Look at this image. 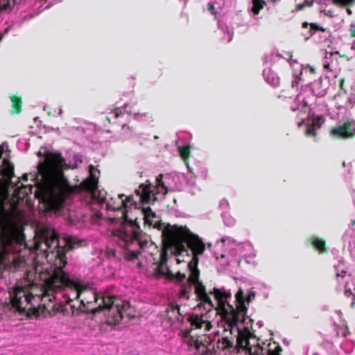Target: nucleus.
Instances as JSON below:
<instances>
[{
  "label": "nucleus",
  "mask_w": 355,
  "mask_h": 355,
  "mask_svg": "<svg viewBox=\"0 0 355 355\" xmlns=\"http://www.w3.org/2000/svg\"><path fill=\"white\" fill-rule=\"evenodd\" d=\"M24 266L25 262L15 255L0 257V269L15 272L21 270Z\"/></svg>",
  "instance_id": "f8f14e48"
},
{
  "label": "nucleus",
  "mask_w": 355,
  "mask_h": 355,
  "mask_svg": "<svg viewBox=\"0 0 355 355\" xmlns=\"http://www.w3.org/2000/svg\"><path fill=\"white\" fill-rule=\"evenodd\" d=\"M0 240L3 245H9L14 240V237L12 234L3 232L0 234Z\"/></svg>",
  "instance_id": "c85d7f7f"
},
{
  "label": "nucleus",
  "mask_w": 355,
  "mask_h": 355,
  "mask_svg": "<svg viewBox=\"0 0 355 355\" xmlns=\"http://www.w3.org/2000/svg\"><path fill=\"white\" fill-rule=\"evenodd\" d=\"M39 157H44L37 165L36 174H30L35 182L37 190L41 195L46 209L56 214L63 213L67 196L73 191L63 171L68 168H76L82 162L81 156H73V164L66 163L60 153L39 151Z\"/></svg>",
  "instance_id": "20e7f679"
},
{
  "label": "nucleus",
  "mask_w": 355,
  "mask_h": 355,
  "mask_svg": "<svg viewBox=\"0 0 355 355\" xmlns=\"http://www.w3.org/2000/svg\"><path fill=\"white\" fill-rule=\"evenodd\" d=\"M256 325L258 327V328H261V327H263V322H262V321L259 320V321H257V322L256 323Z\"/></svg>",
  "instance_id": "ea45409f"
},
{
  "label": "nucleus",
  "mask_w": 355,
  "mask_h": 355,
  "mask_svg": "<svg viewBox=\"0 0 355 355\" xmlns=\"http://www.w3.org/2000/svg\"><path fill=\"white\" fill-rule=\"evenodd\" d=\"M344 248H347L351 257L355 259V220L352 221L350 227L343 236Z\"/></svg>",
  "instance_id": "4468645a"
},
{
  "label": "nucleus",
  "mask_w": 355,
  "mask_h": 355,
  "mask_svg": "<svg viewBox=\"0 0 355 355\" xmlns=\"http://www.w3.org/2000/svg\"><path fill=\"white\" fill-rule=\"evenodd\" d=\"M23 179L25 180H28V175L25 174L23 175Z\"/></svg>",
  "instance_id": "a18cd8bd"
},
{
  "label": "nucleus",
  "mask_w": 355,
  "mask_h": 355,
  "mask_svg": "<svg viewBox=\"0 0 355 355\" xmlns=\"http://www.w3.org/2000/svg\"><path fill=\"white\" fill-rule=\"evenodd\" d=\"M227 17H223L221 19H219L218 21V28L224 33L226 37L224 38L227 40L228 42H230L233 37V30L232 28H229L227 26Z\"/></svg>",
  "instance_id": "6ab92c4d"
},
{
  "label": "nucleus",
  "mask_w": 355,
  "mask_h": 355,
  "mask_svg": "<svg viewBox=\"0 0 355 355\" xmlns=\"http://www.w3.org/2000/svg\"><path fill=\"white\" fill-rule=\"evenodd\" d=\"M235 23L236 24V27L240 28L239 32L243 33L248 31L250 25L248 23L245 22L241 19V17L239 15H237L235 17Z\"/></svg>",
  "instance_id": "393cba45"
},
{
  "label": "nucleus",
  "mask_w": 355,
  "mask_h": 355,
  "mask_svg": "<svg viewBox=\"0 0 355 355\" xmlns=\"http://www.w3.org/2000/svg\"><path fill=\"white\" fill-rule=\"evenodd\" d=\"M316 27H317V25H315L314 24H309L307 22H304L302 24V31L301 34L304 37L305 40H307L310 37H311V31L309 32V31H311V29H312V28H316Z\"/></svg>",
  "instance_id": "b1692460"
},
{
  "label": "nucleus",
  "mask_w": 355,
  "mask_h": 355,
  "mask_svg": "<svg viewBox=\"0 0 355 355\" xmlns=\"http://www.w3.org/2000/svg\"><path fill=\"white\" fill-rule=\"evenodd\" d=\"M310 31L311 32V37L317 43H324L330 37V32L328 30L318 26L316 28L311 29Z\"/></svg>",
  "instance_id": "2eb2a0df"
},
{
  "label": "nucleus",
  "mask_w": 355,
  "mask_h": 355,
  "mask_svg": "<svg viewBox=\"0 0 355 355\" xmlns=\"http://www.w3.org/2000/svg\"><path fill=\"white\" fill-rule=\"evenodd\" d=\"M334 269L336 275V280L338 283L337 290L343 291L345 296L350 297L354 295L350 288H348V279L346 277V266L343 261H338L337 264L334 265Z\"/></svg>",
  "instance_id": "9d476101"
},
{
  "label": "nucleus",
  "mask_w": 355,
  "mask_h": 355,
  "mask_svg": "<svg viewBox=\"0 0 355 355\" xmlns=\"http://www.w3.org/2000/svg\"><path fill=\"white\" fill-rule=\"evenodd\" d=\"M178 152L180 155V156L184 159H186L189 155V150L187 147L184 146H178Z\"/></svg>",
  "instance_id": "473e14b6"
},
{
  "label": "nucleus",
  "mask_w": 355,
  "mask_h": 355,
  "mask_svg": "<svg viewBox=\"0 0 355 355\" xmlns=\"http://www.w3.org/2000/svg\"><path fill=\"white\" fill-rule=\"evenodd\" d=\"M83 311L96 313L108 311V317L114 324L125 317L134 316L133 307L128 301L122 300L107 292L98 293L92 282L80 277L69 278L62 271L49 277L43 288H38L30 282L24 286H17L10 294L12 307L15 311L24 313L28 304L35 306L41 302L49 313L64 311V304L80 298Z\"/></svg>",
  "instance_id": "f03ea898"
},
{
  "label": "nucleus",
  "mask_w": 355,
  "mask_h": 355,
  "mask_svg": "<svg viewBox=\"0 0 355 355\" xmlns=\"http://www.w3.org/2000/svg\"><path fill=\"white\" fill-rule=\"evenodd\" d=\"M355 134V121H347L343 125L334 128L331 130V135L337 138H348Z\"/></svg>",
  "instance_id": "ddd939ff"
},
{
  "label": "nucleus",
  "mask_w": 355,
  "mask_h": 355,
  "mask_svg": "<svg viewBox=\"0 0 355 355\" xmlns=\"http://www.w3.org/2000/svg\"><path fill=\"white\" fill-rule=\"evenodd\" d=\"M191 325L197 329H204L205 331H209L211 327V323L207 320L203 319V315L201 317L196 316L192 319Z\"/></svg>",
  "instance_id": "412c9836"
},
{
  "label": "nucleus",
  "mask_w": 355,
  "mask_h": 355,
  "mask_svg": "<svg viewBox=\"0 0 355 355\" xmlns=\"http://www.w3.org/2000/svg\"><path fill=\"white\" fill-rule=\"evenodd\" d=\"M221 217L225 225L229 227L234 225L236 220L227 211H223L221 213Z\"/></svg>",
  "instance_id": "bb28decb"
},
{
  "label": "nucleus",
  "mask_w": 355,
  "mask_h": 355,
  "mask_svg": "<svg viewBox=\"0 0 355 355\" xmlns=\"http://www.w3.org/2000/svg\"><path fill=\"white\" fill-rule=\"evenodd\" d=\"M121 135L124 139H130L135 135V133L132 128L123 123L121 128Z\"/></svg>",
  "instance_id": "a878e982"
},
{
  "label": "nucleus",
  "mask_w": 355,
  "mask_h": 355,
  "mask_svg": "<svg viewBox=\"0 0 355 355\" xmlns=\"http://www.w3.org/2000/svg\"><path fill=\"white\" fill-rule=\"evenodd\" d=\"M340 83H343V79H340Z\"/></svg>",
  "instance_id": "3c124183"
},
{
  "label": "nucleus",
  "mask_w": 355,
  "mask_h": 355,
  "mask_svg": "<svg viewBox=\"0 0 355 355\" xmlns=\"http://www.w3.org/2000/svg\"><path fill=\"white\" fill-rule=\"evenodd\" d=\"M11 100H12L13 108H15L16 110V112H18L19 111L20 100L15 96H13Z\"/></svg>",
  "instance_id": "c9c22d12"
},
{
  "label": "nucleus",
  "mask_w": 355,
  "mask_h": 355,
  "mask_svg": "<svg viewBox=\"0 0 355 355\" xmlns=\"http://www.w3.org/2000/svg\"><path fill=\"white\" fill-rule=\"evenodd\" d=\"M329 87V80L327 78H319L310 84V87L302 89L295 99L294 104L291 106L292 111H300L299 117L304 121L309 117L306 123V135L309 137H315L317 130L320 128L324 119L322 116H315L311 114V106L313 105L314 96L322 97L326 95Z\"/></svg>",
  "instance_id": "423d86ee"
},
{
  "label": "nucleus",
  "mask_w": 355,
  "mask_h": 355,
  "mask_svg": "<svg viewBox=\"0 0 355 355\" xmlns=\"http://www.w3.org/2000/svg\"><path fill=\"white\" fill-rule=\"evenodd\" d=\"M49 8V6L48 5V6H46L44 8V9H47V8Z\"/></svg>",
  "instance_id": "09e8293b"
},
{
  "label": "nucleus",
  "mask_w": 355,
  "mask_h": 355,
  "mask_svg": "<svg viewBox=\"0 0 355 355\" xmlns=\"http://www.w3.org/2000/svg\"><path fill=\"white\" fill-rule=\"evenodd\" d=\"M313 355H321L320 354L318 353V352H315L314 353Z\"/></svg>",
  "instance_id": "de8ad7c7"
},
{
  "label": "nucleus",
  "mask_w": 355,
  "mask_h": 355,
  "mask_svg": "<svg viewBox=\"0 0 355 355\" xmlns=\"http://www.w3.org/2000/svg\"><path fill=\"white\" fill-rule=\"evenodd\" d=\"M343 165L344 166H345V162H343Z\"/></svg>",
  "instance_id": "8fccbe9b"
},
{
  "label": "nucleus",
  "mask_w": 355,
  "mask_h": 355,
  "mask_svg": "<svg viewBox=\"0 0 355 355\" xmlns=\"http://www.w3.org/2000/svg\"><path fill=\"white\" fill-rule=\"evenodd\" d=\"M153 264L155 265V267L153 268V273L155 276L159 277L166 274L163 266L155 264V263H153Z\"/></svg>",
  "instance_id": "2f4dec72"
},
{
  "label": "nucleus",
  "mask_w": 355,
  "mask_h": 355,
  "mask_svg": "<svg viewBox=\"0 0 355 355\" xmlns=\"http://www.w3.org/2000/svg\"><path fill=\"white\" fill-rule=\"evenodd\" d=\"M212 246H213V245H212V244H211V243H209L207 244V248H208V250H209L210 251H212Z\"/></svg>",
  "instance_id": "79ce46f5"
},
{
  "label": "nucleus",
  "mask_w": 355,
  "mask_h": 355,
  "mask_svg": "<svg viewBox=\"0 0 355 355\" xmlns=\"http://www.w3.org/2000/svg\"><path fill=\"white\" fill-rule=\"evenodd\" d=\"M223 246L226 248L225 253L213 252V256L220 264L230 266L232 270L240 266L242 258H244L247 263H250L248 259L255 257L253 245L248 241L239 243L232 237L225 236L220 241H217L215 245V248Z\"/></svg>",
  "instance_id": "0eeeda50"
},
{
  "label": "nucleus",
  "mask_w": 355,
  "mask_h": 355,
  "mask_svg": "<svg viewBox=\"0 0 355 355\" xmlns=\"http://www.w3.org/2000/svg\"><path fill=\"white\" fill-rule=\"evenodd\" d=\"M144 214L146 223L161 231L163 243L166 250L175 256L177 263L186 261L184 257L189 258V252L191 253L192 258L187 261L188 276L180 272L173 274L169 270L167 275L175 278L181 284L180 298L189 300L193 289L195 297L200 301L198 306H202L207 311L215 308L224 315L227 325L225 329L230 330L231 337L226 336L218 338L216 344V348L244 353L245 355H280L277 350H281L279 346L274 343L273 349L270 343H259V339L254 335L255 329H253V320L245 315L247 305L254 300L255 292L248 290L245 293L239 288L232 304L230 291L223 288H214V301H212L205 286L198 279V257L205 250V244L202 240L186 227L166 225L159 221L153 223L150 217L154 218L155 215L148 207L144 208Z\"/></svg>",
  "instance_id": "f257e3e1"
},
{
  "label": "nucleus",
  "mask_w": 355,
  "mask_h": 355,
  "mask_svg": "<svg viewBox=\"0 0 355 355\" xmlns=\"http://www.w3.org/2000/svg\"><path fill=\"white\" fill-rule=\"evenodd\" d=\"M334 2L336 5L347 6L354 3L355 0H334Z\"/></svg>",
  "instance_id": "72a5a7b5"
},
{
  "label": "nucleus",
  "mask_w": 355,
  "mask_h": 355,
  "mask_svg": "<svg viewBox=\"0 0 355 355\" xmlns=\"http://www.w3.org/2000/svg\"><path fill=\"white\" fill-rule=\"evenodd\" d=\"M22 0H0V11H10L15 5L21 3ZM9 28H6L3 33H0V41L8 33Z\"/></svg>",
  "instance_id": "f3484780"
},
{
  "label": "nucleus",
  "mask_w": 355,
  "mask_h": 355,
  "mask_svg": "<svg viewBox=\"0 0 355 355\" xmlns=\"http://www.w3.org/2000/svg\"><path fill=\"white\" fill-rule=\"evenodd\" d=\"M62 113V109H60L59 110V112H58V114L59 115H61V114Z\"/></svg>",
  "instance_id": "49530a36"
},
{
  "label": "nucleus",
  "mask_w": 355,
  "mask_h": 355,
  "mask_svg": "<svg viewBox=\"0 0 355 355\" xmlns=\"http://www.w3.org/2000/svg\"><path fill=\"white\" fill-rule=\"evenodd\" d=\"M265 5L266 3L263 0H252L251 5L249 6V10L253 12L254 15H258Z\"/></svg>",
  "instance_id": "5701e85b"
},
{
  "label": "nucleus",
  "mask_w": 355,
  "mask_h": 355,
  "mask_svg": "<svg viewBox=\"0 0 355 355\" xmlns=\"http://www.w3.org/2000/svg\"><path fill=\"white\" fill-rule=\"evenodd\" d=\"M179 309H180L178 305H175V304L171 305L170 307L168 308V309L167 310L168 315L171 313L172 315H170L171 318L174 317L175 318H178V315L180 314Z\"/></svg>",
  "instance_id": "7c9ffc66"
},
{
  "label": "nucleus",
  "mask_w": 355,
  "mask_h": 355,
  "mask_svg": "<svg viewBox=\"0 0 355 355\" xmlns=\"http://www.w3.org/2000/svg\"><path fill=\"white\" fill-rule=\"evenodd\" d=\"M349 31H350V33H351V35H352L353 37H355V24H352L350 25Z\"/></svg>",
  "instance_id": "4c0bfd02"
},
{
  "label": "nucleus",
  "mask_w": 355,
  "mask_h": 355,
  "mask_svg": "<svg viewBox=\"0 0 355 355\" xmlns=\"http://www.w3.org/2000/svg\"><path fill=\"white\" fill-rule=\"evenodd\" d=\"M346 108L352 111L354 109H355V103L352 104V102L349 101L348 104L347 105Z\"/></svg>",
  "instance_id": "58836bf2"
},
{
  "label": "nucleus",
  "mask_w": 355,
  "mask_h": 355,
  "mask_svg": "<svg viewBox=\"0 0 355 355\" xmlns=\"http://www.w3.org/2000/svg\"><path fill=\"white\" fill-rule=\"evenodd\" d=\"M323 345H326L328 347L333 348V344H332V343H330V342H325V343H323Z\"/></svg>",
  "instance_id": "a19ab883"
},
{
  "label": "nucleus",
  "mask_w": 355,
  "mask_h": 355,
  "mask_svg": "<svg viewBox=\"0 0 355 355\" xmlns=\"http://www.w3.org/2000/svg\"><path fill=\"white\" fill-rule=\"evenodd\" d=\"M223 5V0L216 1L214 2H210L208 4V10L209 11L217 18L218 15L220 16V14L223 12L222 6Z\"/></svg>",
  "instance_id": "4be33fe9"
},
{
  "label": "nucleus",
  "mask_w": 355,
  "mask_h": 355,
  "mask_svg": "<svg viewBox=\"0 0 355 355\" xmlns=\"http://www.w3.org/2000/svg\"><path fill=\"white\" fill-rule=\"evenodd\" d=\"M0 173L7 180H10L14 176V166L8 159H3L0 165Z\"/></svg>",
  "instance_id": "a211bd4d"
},
{
  "label": "nucleus",
  "mask_w": 355,
  "mask_h": 355,
  "mask_svg": "<svg viewBox=\"0 0 355 355\" xmlns=\"http://www.w3.org/2000/svg\"><path fill=\"white\" fill-rule=\"evenodd\" d=\"M89 177L80 184V193L78 198L82 205L88 209V213H84V220L89 218L92 223L101 225L104 222L116 223L111 227L114 241L124 250V257L135 263L140 270L147 267V261L143 253L152 243L150 238L141 230L139 225L132 220H127L126 214L123 209L125 201L130 202L132 196L125 200L124 195L118 196L117 200L107 198V193L99 190L97 186L99 171L92 165L89 166Z\"/></svg>",
  "instance_id": "7ed1b4c3"
},
{
  "label": "nucleus",
  "mask_w": 355,
  "mask_h": 355,
  "mask_svg": "<svg viewBox=\"0 0 355 355\" xmlns=\"http://www.w3.org/2000/svg\"><path fill=\"white\" fill-rule=\"evenodd\" d=\"M185 187L189 192L195 195L199 189L196 187L195 178L192 174L185 175L182 173L160 174L155 180V184L146 181L135 190L139 200L147 204L153 203L162 199L169 191H180Z\"/></svg>",
  "instance_id": "39448f33"
},
{
  "label": "nucleus",
  "mask_w": 355,
  "mask_h": 355,
  "mask_svg": "<svg viewBox=\"0 0 355 355\" xmlns=\"http://www.w3.org/2000/svg\"><path fill=\"white\" fill-rule=\"evenodd\" d=\"M67 243L71 248H76V246H79L80 245L79 240L76 237H70Z\"/></svg>",
  "instance_id": "f704fd0d"
},
{
  "label": "nucleus",
  "mask_w": 355,
  "mask_h": 355,
  "mask_svg": "<svg viewBox=\"0 0 355 355\" xmlns=\"http://www.w3.org/2000/svg\"><path fill=\"white\" fill-rule=\"evenodd\" d=\"M125 114L132 115L135 120L138 121H152V114L148 112H135L132 109H128V105H125L124 108L117 107L108 113L106 116L107 120L111 123H116L115 119L123 117Z\"/></svg>",
  "instance_id": "1a4fd4ad"
},
{
  "label": "nucleus",
  "mask_w": 355,
  "mask_h": 355,
  "mask_svg": "<svg viewBox=\"0 0 355 355\" xmlns=\"http://www.w3.org/2000/svg\"><path fill=\"white\" fill-rule=\"evenodd\" d=\"M351 49H352V51H354V56H355V42L353 43Z\"/></svg>",
  "instance_id": "37998d69"
},
{
  "label": "nucleus",
  "mask_w": 355,
  "mask_h": 355,
  "mask_svg": "<svg viewBox=\"0 0 355 355\" xmlns=\"http://www.w3.org/2000/svg\"><path fill=\"white\" fill-rule=\"evenodd\" d=\"M311 244L320 252L324 251L325 242L318 238H313L311 239Z\"/></svg>",
  "instance_id": "c756f323"
},
{
  "label": "nucleus",
  "mask_w": 355,
  "mask_h": 355,
  "mask_svg": "<svg viewBox=\"0 0 355 355\" xmlns=\"http://www.w3.org/2000/svg\"><path fill=\"white\" fill-rule=\"evenodd\" d=\"M35 245L37 254L44 257L48 262L60 256L58 236L54 230L44 232Z\"/></svg>",
  "instance_id": "6e6552de"
},
{
  "label": "nucleus",
  "mask_w": 355,
  "mask_h": 355,
  "mask_svg": "<svg viewBox=\"0 0 355 355\" xmlns=\"http://www.w3.org/2000/svg\"><path fill=\"white\" fill-rule=\"evenodd\" d=\"M292 69V87H297L301 82H304V77L307 73H314L315 69L311 67H304L302 64L296 60H290Z\"/></svg>",
  "instance_id": "9b49d317"
},
{
  "label": "nucleus",
  "mask_w": 355,
  "mask_h": 355,
  "mask_svg": "<svg viewBox=\"0 0 355 355\" xmlns=\"http://www.w3.org/2000/svg\"><path fill=\"white\" fill-rule=\"evenodd\" d=\"M338 51L327 52L323 60V67L330 71L336 69Z\"/></svg>",
  "instance_id": "dca6fc26"
},
{
  "label": "nucleus",
  "mask_w": 355,
  "mask_h": 355,
  "mask_svg": "<svg viewBox=\"0 0 355 355\" xmlns=\"http://www.w3.org/2000/svg\"><path fill=\"white\" fill-rule=\"evenodd\" d=\"M100 258L107 257L108 259L110 258H119V252L114 249L108 248L106 251H101L100 252Z\"/></svg>",
  "instance_id": "cd10ccee"
},
{
  "label": "nucleus",
  "mask_w": 355,
  "mask_h": 355,
  "mask_svg": "<svg viewBox=\"0 0 355 355\" xmlns=\"http://www.w3.org/2000/svg\"><path fill=\"white\" fill-rule=\"evenodd\" d=\"M219 207L223 210L227 209L229 208V202H227V200L223 199L220 202Z\"/></svg>",
  "instance_id": "e433bc0d"
},
{
  "label": "nucleus",
  "mask_w": 355,
  "mask_h": 355,
  "mask_svg": "<svg viewBox=\"0 0 355 355\" xmlns=\"http://www.w3.org/2000/svg\"><path fill=\"white\" fill-rule=\"evenodd\" d=\"M263 76L265 80L272 87H277L279 85V78L277 74L270 69H265L263 71Z\"/></svg>",
  "instance_id": "aec40b11"
},
{
  "label": "nucleus",
  "mask_w": 355,
  "mask_h": 355,
  "mask_svg": "<svg viewBox=\"0 0 355 355\" xmlns=\"http://www.w3.org/2000/svg\"><path fill=\"white\" fill-rule=\"evenodd\" d=\"M347 12L348 15H352V10L349 8L347 9Z\"/></svg>",
  "instance_id": "c03bdc74"
}]
</instances>
